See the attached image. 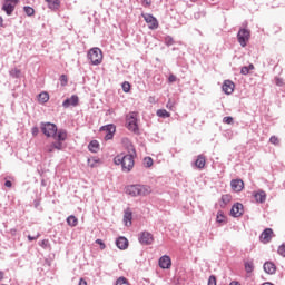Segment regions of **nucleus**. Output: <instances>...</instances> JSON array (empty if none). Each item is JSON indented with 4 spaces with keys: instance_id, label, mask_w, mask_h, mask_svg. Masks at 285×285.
Returning <instances> with one entry per match:
<instances>
[{
    "instance_id": "obj_1",
    "label": "nucleus",
    "mask_w": 285,
    "mask_h": 285,
    "mask_svg": "<svg viewBox=\"0 0 285 285\" xmlns=\"http://www.w3.org/2000/svg\"><path fill=\"white\" fill-rule=\"evenodd\" d=\"M153 193V188L148 185H129L126 187V194L130 197H146Z\"/></svg>"
},
{
    "instance_id": "obj_2",
    "label": "nucleus",
    "mask_w": 285,
    "mask_h": 285,
    "mask_svg": "<svg viewBox=\"0 0 285 285\" xmlns=\"http://www.w3.org/2000/svg\"><path fill=\"white\" fill-rule=\"evenodd\" d=\"M135 148L131 147V153L127 154L122 158V173H130L135 168Z\"/></svg>"
},
{
    "instance_id": "obj_3",
    "label": "nucleus",
    "mask_w": 285,
    "mask_h": 285,
    "mask_svg": "<svg viewBox=\"0 0 285 285\" xmlns=\"http://www.w3.org/2000/svg\"><path fill=\"white\" fill-rule=\"evenodd\" d=\"M40 130L45 136L51 137L52 139H57V125L52 122H40Z\"/></svg>"
},
{
    "instance_id": "obj_4",
    "label": "nucleus",
    "mask_w": 285,
    "mask_h": 285,
    "mask_svg": "<svg viewBox=\"0 0 285 285\" xmlns=\"http://www.w3.org/2000/svg\"><path fill=\"white\" fill-rule=\"evenodd\" d=\"M88 59L91 61L92 66H99L104 61V53L99 48H92L88 52Z\"/></svg>"
},
{
    "instance_id": "obj_5",
    "label": "nucleus",
    "mask_w": 285,
    "mask_h": 285,
    "mask_svg": "<svg viewBox=\"0 0 285 285\" xmlns=\"http://www.w3.org/2000/svg\"><path fill=\"white\" fill-rule=\"evenodd\" d=\"M19 1L20 0H4V3L2 6L3 12H6L8 17L12 16V12H14V8H17Z\"/></svg>"
},
{
    "instance_id": "obj_6",
    "label": "nucleus",
    "mask_w": 285,
    "mask_h": 285,
    "mask_svg": "<svg viewBox=\"0 0 285 285\" xmlns=\"http://www.w3.org/2000/svg\"><path fill=\"white\" fill-rule=\"evenodd\" d=\"M248 39H250V31L248 29H240L237 33V40L242 48H246Z\"/></svg>"
},
{
    "instance_id": "obj_7",
    "label": "nucleus",
    "mask_w": 285,
    "mask_h": 285,
    "mask_svg": "<svg viewBox=\"0 0 285 285\" xmlns=\"http://www.w3.org/2000/svg\"><path fill=\"white\" fill-rule=\"evenodd\" d=\"M100 130L102 132H106L105 141H109V139H112L115 137V132H117V127L110 124V125L102 126Z\"/></svg>"
},
{
    "instance_id": "obj_8",
    "label": "nucleus",
    "mask_w": 285,
    "mask_h": 285,
    "mask_svg": "<svg viewBox=\"0 0 285 285\" xmlns=\"http://www.w3.org/2000/svg\"><path fill=\"white\" fill-rule=\"evenodd\" d=\"M142 17L146 23H148L149 30H157V28H159V21H157V18H155L153 14L142 13Z\"/></svg>"
},
{
    "instance_id": "obj_9",
    "label": "nucleus",
    "mask_w": 285,
    "mask_h": 285,
    "mask_svg": "<svg viewBox=\"0 0 285 285\" xmlns=\"http://www.w3.org/2000/svg\"><path fill=\"white\" fill-rule=\"evenodd\" d=\"M138 240L142 246H150V244L155 242V238L150 232H142L140 233Z\"/></svg>"
},
{
    "instance_id": "obj_10",
    "label": "nucleus",
    "mask_w": 285,
    "mask_h": 285,
    "mask_svg": "<svg viewBox=\"0 0 285 285\" xmlns=\"http://www.w3.org/2000/svg\"><path fill=\"white\" fill-rule=\"evenodd\" d=\"M127 128L128 130H131L132 132H137L139 130V126L137 125V114L131 112L129 115V118L127 119Z\"/></svg>"
},
{
    "instance_id": "obj_11",
    "label": "nucleus",
    "mask_w": 285,
    "mask_h": 285,
    "mask_svg": "<svg viewBox=\"0 0 285 285\" xmlns=\"http://www.w3.org/2000/svg\"><path fill=\"white\" fill-rule=\"evenodd\" d=\"M232 217H242L244 215V205L242 203H236L230 209Z\"/></svg>"
},
{
    "instance_id": "obj_12",
    "label": "nucleus",
    "mask_w": 285,
    "mask_h": 285,
    "mask_svg": "<svg viewBox=\"0 0 285 285\" xmlns=\"http://www.w3.org/2000/svg\"><path fill=\"white\" fill-rule=\"evenodd\" d=\"M272 239H273V229L272 228H265L261 234V242L263 244H271Z\"/></svg>"
},
{
    "instance_id": "obj_13",
    "label": "nucleus",
    "mask_w": 285,
    "mask_h": 285,
    "mask_svg": "<svg viewBox=\"0 0 285 285\" xmlns=\"http://www.w3.org/2000/svg\"><path fill=\"white\" fill-rule=\"evenodd\" d=\"M232 189L235 193H242L244 190V180L242 179H233L230 181Z\"/></svg>"
},
{
    "instance_id": "obj_14",
    "label": "nucleus",
    "mask_w": 285,
    "mask_h": 285,
    "mask_svg": "<svg viewBox=\"0 0 285 285\" xmlns=\"http://www.w3.org/2000/svg\"><path fill=\"white\" fill-rule=\"evenodd\" d=\"M159 266L160 268L168 269L170 266H173V261L170 259V256L164 255L159 258Z\"/></svg>"
},
{
    "instance_id": "obj_15",
    "label": "nucleus",
    "mask_w": 285,
    "mask_h": 285,
    "mask_svg": "<svg viewBox=\"0 0 285 285\" xmlns=\"http://www.w3.org/2000/svg\"><path fill=\"white\" fill-rule=\"evenodd\" d=\"M79 104V97L77 95L71 96L70 98H67L62 106L63 108H70V106H77Z\"/></svg>"
},
{
    "instance_id": "obj_16",
    "label": "nucleus",
    "mask_w": 285,
    "mask_h": 285,
    "mask_svg": "<svg viewBox=\"0 0 285 285\" xmlns=\"http://www.w3.org/2000/svg\"><path fill=\"white\" fill-rule=\"evenodd\" d=\"M235 90V83L230 80H225L223 85V91L225 95H233Z\"/></svg>"
},
{
    "instance_id": "obj_17",
    "label": "nucleus",
    "mask_w": 285,
    "mask_h": 285,
    "mask_svg": "<svg viewBox=\"0 0 285 285\" xmlns=\"http://www.w3.org/2000/svg\"><path fill=\"white\" fill-rule=\"evenodd\" d=\"M116 246L119 248V250H126L128 248V238L120 236L116 240Z\"/></svg>"
},
{
    "instance_id": "obj_18",
    "label": "nucleus",
    "mask_w": 285,
    "mask_h": 285,
    "mask_svg": "<svg viewBox=\"0 0 285 285\" xmlns=\"http://www.w3.org/2000/svg\"><path fill=\"white\" fill-rule=\"evenodd\" d=\"M263 268H264L265 273H267V275H275V273L277 271V267L272 262H266L263 265Z\"/></svg>"
},
{
    "instance_id": "obj_19",
    "label": "nucleus",
    "mask_w": 285,
    "mask_h": 285,
    "mask_svg": "<svg viewBox=\"0 0 285 285\" xmlns=\"http://www.w3.org/2000/svg\"><path fill=\"white\" fill-rule=\"evenodd\" d=\"M49 10L57 12L61 8V0H49L47 1Z\"/></svg>"
},
{
    "instance_id": "obj_20",
    "label": "nucleus",
    "mask_w": 285,
    "mask_h": 285,
    "mask_svg": "<svg viewBox=\"0 0 285 285\" xmlns=\"http://www.w3.org/2000/svg\"><path fill=\"white\" fill-rule=\"evenodd\" d=\"M53 139H56V141H66V139H68V131H66V129H59Z\"/></svg>"
},
{
    "instance_id": "obj_21",
    "label": "nucleus",
    "mask_w": 285,
    "mask_h": 285,
    "mask_svg": "<svg viewBox=\"0 0 285 285\" xmlns=\"http://www.w3.org/2000/svg\"><path fill=\"white\" fill-rule=\"evenodd\" d=\"M195 166L202 170L206 166V157H204V155H199L195 161Z\"/></svg>"
},
{
    "instance_id": "obj_22",
    "label": "nucleus",
    "mask_w": 285,
    "mask_h": 285,
    "mask_svg": "<svg viewBox=\"0 0 285 285\" xmlns=\"http://www.w3.org/2000/svg\"><path fill=\"white\" fill-rule=\"evenodd\" d=\"M39 104H48L50 101V95L48 92L42 91L38 96Z\"/></svg>"
},
{
    "instance_id": "obj_23",
    "label": "nucleus",
    "mask_w": 285,
    "mask_h": 285,
    "mask_svg": "<svg viewBox=\"0 0 285 285\" xmlns=\"http://www.w3.org/2000/svg\"><path fill=\"white\" fill-rule=\"evenodd\" d=\"M88 149L90 153H99V141L91 140L88 145Z\"/></svg>"
},
{
    "instance_id": "obj_24",
    "label": "nucleus",
    "mask_w": 285,
    "mask_h": 285,
    "mask_svg": "<svg viewBox=\"0 0 285 285\" xmlns=\"http://www.w3.org/2000/svg\"><path fill=\"white\" fill-rule=\"evenodd\" d=\"M254 197L258 204H264V202H266V193L265 191H258L254 195Z\"/></svg>"
},
{
    "instance_id": "obj_25",
    "label": "nucleus",
    "mask_w": 285,
    "mask_h": 285,
    "mask_svg": "<svg viewBox=\"0 0 285 285\" xmlns=\"http://www.w3.org/2000/svg\"><path fill=\"white\" fill-rule=\"evenodd\" d=\"M156 115L161 119H168V117H170V112H168L166 109H158Z\"/></svg>"
},
{
    "instance_id": "obj_26",
    "label": "nucleus",
    "mask_w": 285,
    "mask_h": 285,
    "mask_svg": "<svg viewBox=\"0 0 285 285\" xmlns=\"http://www.w3.org/2000/svg\"><path fill=\"white\" fill-rule=\"evenodd\" d=\"M67 224H68V226L75 227V226H77V224H79V219H77V218L75 217V215H70V216L67 218Z\"/></svg>"
},
{
    "instance_id": "obj_27",
    "label": "nucleus",
    "mask_w": 285,
    "mask_h": 285,
    "mask_svg": "<svg viewBox=\"0 0 285 285\" xmlns=\"http://www.w3.org/2000/svg\"><path fill=\"white\" fill-rule=\"evenodd\" d=\"M124 222H125L126 226H128V223L132 224V212H125Z\"/></svg>"
},
{
    "instance_id": "obj_28",
    "label": "nucleus",
    "mask_w": 285,
    "mask_h": 285,
    "mask_svg": "<svg viewBox=\"0 0 285 285\" xmlns=\"http://www.w3.org/2000/svg\"><path fill=\"white\" fill-rule=\"evenodd\" d=\"M245 271L246 273H253V271H255V264L253 261L245 262Z\"/></svg>"
},
{
    "instance_id": "obj_29",
    "label": "nucleus",
    "mask_w": 285,
    "mask_h": 285,
    "mask_svg": "<svg viewBox=\"0 0 285 285\" xmlns=\"http://www.w3.org/2000/svg\"><path fill=\"white\" fill-rule=\"evenodd\" d=\"M114 164H116V166H121V168H124V156H116L114 158Z\"/></svg>"
},
{
    "instance_id": "obj_30",
    "label": "nucleus",
    "mask_w": 285,
    "mask_h": 285,
    "mask_svg": "<svg viewBox=\"0 0 285 285\" xmlns=\"http://www.w3.org/2000/svg\"><path fill=\"white\" fill-rule=\"evenodd\" d=\"M9 73L10 77H13V79H19V77H21V70L19 69H12Z\"/></svg>"
},
{
    "instance_id": "obj_31",
    "label": "nucleus",
    "mask_w": 285,
    "mask_h": 285,
    "mask_svg": "<svg viewBox=\"0 0 285 285\" xmlns=\"http://www.w3.org/2000/svg\"><path fill=\"white\" fill-rule=\"evenodd\" d=\"M116 285H130V283H128V278L120 276L117 281H116Z\"/></svg>"
},
{
    "instance_id": "obj_32",
    "label": "nucleus",
    "mask_w": 285,
    "mask_h": 285,
    "mask_svg": "<svg viewBox=\"0 0 285 285\" xmlns=\"http://www.w3.org/2000/svg\"><path fill=\"white\" fill-rule=\"evenodd\" d=\"M225 218L226 216H224V212L219 210L216 216V222H218V224H224Z\"/></svg>"
},
{
    "instance_id": "obj_33",
    "label": "nucleus",
    "mask_w": 285,
    "mask_h": 285,
    "mask_svg": "<svg viewBox=\"0 0 285 285\" xmlns=\"http://www.w3.org/2000/svg\"><path fill=\"white\" fill-rule=\"evenodd\" d=\"M23 11L26 12L27 17L35 16V9L32 7H23Z\"/></svg>"
},
{
    "instance_id": "obj_34",
    "label": "nucleus",
    "mask_w": 285,
    "mask_h": 285,
    "mask_svg": "<svg viewBox=\"0 0 285 285\" xmlns=\"http://www.w3.org/2000/svg\"><path fill=\"white\" fill-rule=\"evenodd\" d=\"M144 166H145L146 168H150V166H153V158L146 157V158L144 159Z\"/></svg>"
},
{
    "instance_id": "obj_35",
    "label": "nucleus",
    "mask_w": 285,
    "mask_h": 285,
    "mask_svg": "<svg viewBox=\"0 0 285 285\" xmlns=\"http://www.w3.org/2000/svg\"><path fill=\"white\" fill-rule=\"evenodd\" d=\"M51 146L56 150H61V148H63V144L61 141H59V140L57 142H52Z\"/></svg>"
},
{
    "instance_id": "obj_36",
    "label": "nucleus",
    "mask_w": 285,
    "mask_h": 285,
    "mask_svg": "<svg viewBox=\"0 0 285 285\" xmlns=\"http://www.w3.org/2000/svg\"><path fill=\"white\" fill-rule=\"evenodd\" d=\"M165 43L166 46H173L175 43V40L173 39V37L167 36L165 37Z\"/></svg>"
},
{
    "instance_id": "obj_37",
    "label": "nucleus",
    "mask_w": 285,
    "mask_h": 285,
    "mask_svg": "<svg viewBox=\"0 0 285 285\" xmlns=\"http://www.w3.org/2000/svg\"><path fill=\"white\" fill-rule=\"evenodd\" d=\"M278 255H281V257H285V244H282L278 249H277Z\"/></svg>"
},
{
    "instance_id": "obj_38",
    "label": "nucleus",
    "mask_w": 285,
    "mask_h": 285,
    "mask_svg": "<svg viewBox=\"0 0 285 285\" xmlns=\"http://www.w3.org/2000/svg\"><path fill=\"white\" fill-rule=\"evenodd\" d=\"M122 90H124V92H130V82L125 81L122 83Z\"/></svg>"
},
{
    "instance_id": "obj_39",
    "label": "nucleus",
    "mask_w": 285,
    "mask_h": 285,
    "mask_svg": "<svg viewBox=\"0 0 285 285\" xmlns=\"http://www.w3.org/2000/svg\"><path fill=\"white\" fill-rule=\"evenodd\" d=\"M207 285H217V278L215 277V275L209 276Z\"/></svg>"
},
{
    "instance_id": "obj_40",
    "label": "nucleus",
    "mask_w": 285,
    "mask_h": 285,
    "mask_svg": "<svg viewBox=\"0 0 285 285\" xmlns=\"http://www.w3.org/2000/svg\"><path fill=\"white\" fill-rule=\"evenodd\" d=\"M61 86H66L68 83V76L61 75L60 76Z\"/></svg>"
},
{
    "instance_id": "obj_41",
    "label": "nucleus",
    "mask_w": 285,
    "mask_h": 285,
    "mask_svg": "<svg viewBox=\"0 0 285 285\" xmlns=\"http://www.w3.org/2000/svg\"><path fill=\"white\" fill-rule=\"evenodd\" d=\"M271 144H274V146H277V144H279V139L277 138V136H272L269 138Z\"/></svg>"
},
{
    "instance_id": "obj_42",
    "label": "nucleus",
    "mask_w": 285,
    "mask_h": 285,
    "mask_svg": "<svg viewBox=\"0 0 285 285\" xmlns=\"http://www.w3.org/2000/svg\"><path fill=\"white\" fill-rule=\"evenodd\" d=\"M96 244L100 245V250H106V244L101 239H96Z\"/></svg>"
},
{
    "instance_id": "obj_43",
    "label": "nucleus",
    "mask_w": 285,
    "mask_h": 285,
    "mask_svg": "<svg viewBox=\"0 0 285 285\" xmlns=\"http://www.w3.org/2000/svg\"><path fill=\"white\" fill-rule=\"evenodd\" d=\"M223 122L228 124V125L233 124V117H230V116L224 117Z\"/></svg>"
},
{
    "instance_id": "obj_44",
    "label": "nucleus",
    "mask_w": 285,
    "mask_h": 285,
    "mask_svg": "<svg viewBox=\"0 0 285 285\" xmlns=\"http://www.w3.org/2000/svg\"><path fill=\"white\" fill-rule=\"evenodd\" d=\"M141 3L145 8H148L149 6H151L153 1L151 0H141Z\"/></svg>"
},
{
    "instance_id": "obj_45",
    "label": "nucleus",
    "mask_w": 285,
    "mask_h": 285,
    "mask_svg": "<svg viewBox=\"0 0 285 285\" xmlns=\"http://www.w3.org/2000/svg\"><path fill=\"white\" fill-rule=\"evenodd\" d=\"M31 134L33 135V137H37V135H39V127H32Z\"/></svg>"
},
{
    "instance_id": "obj_46",
    "label": "nucleus",
    "mask_w": 285,
    "mask_h": 285,
    "mask_svg": "<svg viewBox=\"0 0 285 285\" xmlns=\"http://www.w3.org/2000/svg\"><path fill=\"white\" fill-rule=\"evenodd\" d=\"M248 72H250V71H249V69L246 66L242 67L240 75H248Z\"/></svg>"
},
{
    "instance_id": "obj_47",
    "label": "nucleus",
    "mask_w": 285,
    "mask_h": 285,
    "mask_svg": "<svg viewBox=\"0 0 285 285\" xmlns=\"http://www.w3.org/2000/svg\"><path fill=\"white\" fill-rule=\"evenodd\" d=\"M168 81L169 83H175V81H177V77L175 75H170Z\"/></svg>"
},
{
    "instance_id": "obj_48",
    "label": "nucleus",
    "mask_w": 285,
    "mask_h": 285,
    "mask_svg": "<svg viewBox=\"0 0 285 285\" xmlns=\"http://www.w3.org/2000/svg\"><path fill=\"white\" fill-rule=\"evenodd\" d=\"M39 236H40L39 234H38L37 236H31V235H29V236H28V240H29V242H35V240L39 239Z\"/></svg>"
},
{
    "instance_id": "obj_49",
    "label": "nucleus",
    "mask_w": 285,
    "mask_h": 285,
    "mask_svg": "<svg viewBox=\"0 0 285 285\" xmlns=\"http://www.w3.org/2000/svg\"><path fill=\"white\" fill-rule=\"evenodd\" d=\"M40 246H42V248H48V246H49L48 239H43V240L41 242Z\"/></svg>"
},
{
    "instance_id": "obj_50",
    "label": "nucleus",
    "mask_w": 285,
    "mask_h": 285,
    "mask_svg": "<svg viewBox=\"0 0 285 285\" xmlns=\"http://www.w3.org/2000/svg\"><path fill=\"white\" fill-rule=\"evenodd\" d=\"M4 186H6V188H12V181L7 180V181L4 183Z\"/></svg>"
},
{
    "instance_id": "obj_51",
    "label": "nucleus",
    "mask_w": 285,
    "mask_h": 285,
    "mask_svg": "<svg viewBox=\"0 0 285 285\" xmlns=\"http://www.w3.org/2000/svg\"><path fill=\"white\" fill-rule=\"evenodd\" d=\"M79 285H88V282H86V279H83V278H80Z\"/></svg>"
},
{
    "instance_id": "obj_52",
    "label": "nucleus",
    "mask_w": 285,
    "mask_h": 285,
    "mask_svg": "<svg viewBox=\"0 0 285 285\" xmlns=\"http://www.w3.org/2000/svg\"><path fill=\"white\" fill-rule=\"evenodd\" d=\"M247 68H248V70L250 71V70H255V66L252 63V65H249V66H247Z\"/></svg>"
},
{
    "instance_id": "obj_53",
    "label": "nucleus",
    "mask_w": 285,
    "mask_h": 285,
    "mask_svg": "<svg viewBox=\"0 0 285 285\" xmlns=\"http://www.w3.org/2000/svg\"><path fill=\"white\" fill-rule=\"evenodd\" d=\"M0 28H3V18L0 17Z\"/></svg>"
},
{
    "instance_id": "obj_54",
    "label": "nucleus",
    "mask_w": 285,
    "mask_h": 285,
    "mask_svg": "<svg viewBox=\"0 0 285 285\" xmlns=\"http://www.w3.org/2000/svg\"><path fill=\"white\" fill-rule=\"evenodd\" d=\"M229 285H242V284H239V282H237V281H234Z\"/></svg>"
},
{
    "instance_id": "obj_55",
    "label": "nucleus",
    "mask_w": 285,
    "mask_h": 285,
    "mask_svg": "<svg viewBox=\"0 0 285 285\" xmlns=\"http://www.w3.org/2000/svg\"><path fill=\"white\" fill-rule=\"evenodd\" d=\"M222 200H223V202H228V196H223V197H222Z\"/></svg>"
},
{
    "instance_id": "obj_56",
    "label": "nucleus",
    "mask_w": 285,
    "mask_h": 285,
    "mask_svg": "<svg viewBox=\"0 0 285 285\" xmlns=\"http://www.w3.org/2000/svg\"><path fill=\"white\" fill-rule=\"evenodd\" d=\"M52 150H55V147H52L51 145V147L49 148V153H52Z\"/></svg>"
},
{
    "instance_id": "obj_57",
    "label": "nucleus",
    "mask_w": 285,
    "mask_h": 285,
    "mask_svg": "<svg viewBox=\"0 0 285 285\" xmlns=\"http://www.w3.org/2000/svg\"><path fill=\"white\" fill-rule=\"evenodd\" d=\"M193 3H195V1H197V0H190Z\"/></svg>"
},
{
    "instance_id": "obj_58",
    "label": "nucleus",
    "mask_w": 285,
    "mask_h": 285,
    "mask_svg": "<svg viewBox=\"0 0 285 285\" xmlns=\"http://www.w3.org/2000/svg\"><path fill=\"white\" fill-rule=\"evenodd\" d=\"M91 166V168H94L95 167V165H90Z\"/></svg>"
},
{
    "instance_id": "obj_59",
    "label": "nucleus",
    "mask_w": 285,
    "mask_h": 285,
    "mask_svg": "<svg viewBox=\"0 0 285 285\" xmlns=\"http://www.w3.org/2000/svg\"><path fill=\"white\" fill-rule=\"evenodd\" d=\"M47 3H48V1H50V0H45Z\"/></svg>"
}]
</instances>
